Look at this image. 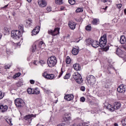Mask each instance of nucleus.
<instances>
[{"instance_id": "f257e3e1", "label": "nucleus", "mask_w": 126, "mask_h": 126, "mask_svg": "<svg viewBox=\"0 0 126 126\" xmlns=\"http://www.w3.org/2000/svg\"><path fill=\"white\" fill-rule=\"evenodd\" d=\"M107 45V35L104 34L99 39V42L93 40L92 46L93 48H98L99 46L101 48H103Z\"/></svg>"}, {"instance_id": "f03ea898", "label": "nucleus", "mask_w": 126, "mask_h": 126, "mask_svg": "<svg viewBox=\"0 0 126 126\" xmlns=\"http://www.w3.org/2000/svg\"><path fill=\"white\" fill-rule=\"evenodd\" d=\"M45 43L43 41H35L32 46L31 50L32 53H35L40 50L43 49L45 47Z\"/></svg>"}, {"instance_id": "7ed1b4c3", "label": "nucleus", "mask_w": 126, "mask_h": 126, "mask_svg": "<svg viewBox=\"0 0 126 126\" xmlns=\"http://www.w3.org/2000/svg\"><path fill=\"white\" fill-rule=\"evenodd\" d=\"M57 63V58L55 56L49 57L47 60V64L49 67H54Z\"/></svg>"}, {"instance_id": "20e7f679", "label": "nucleus", "mask_w": 126, "mask_h": 126, "mask_svg": "<svg viewBox=\"0 0 126 126\" xmlns=\"http://www.w3.org/2000/svg\"><path fill=\"white\" fill-rule=\"evenodd\" d=\"M22 36V33L18 30H14L11 32V37L15 40H18Z\"/></svg>"}, {"instance_id": "39448f33", "label": "nucleus", "mask_w": 126, "mask_h": 126, "mask_svg": "<svg viewBox=\"0 0 126 126\" xmlns=\"http://www.w3.org/2000/svg\"><path fill=\"white\" fill-rule=\"evenodd\" d=\"M73 77L77 83H78V84H81V83H82L83 82V79H82L81 75H80V74H79L78 72L74 73L73 74Z\"/></svg>"}, {"instance_id": "423d86ee", "label": "nucleus", "mask_w": 126, "mask_h": 126, "mask_svg": "<svg viewBox=\"0 0 126 126\" xmlns=\"http://www.w3.org/2000/svg\"><path fill=\"white\" fill-rule=\"evenodd\" d=\"M87 82L90 85L93 86L96 83V78L93 75H89L86 77Z\"/></svg>"}, {"instance_id": "0eeeda50", "label": "nucleus", "mask_w": 126, "mask_h": 126, "mask_svg": "<svg viewBox=\"0 0 126 126\" xmlns=\"http://www.w3.org/2000/svg\"><path fill=\"white\" fill-rule=\"evenodd\" d=\"M48 33L49 35H52L53 37L57 36L58 34H60V28H56L54 30H49L48 31Z\"/></svg>"}, {"instance_id": "6e6552de", "label": "nucleus", "mask_w": 126, "mask_h": 126, "mask_svg": "<svg viewBox=\"0 0 126 126\" xmlns=\"http://www.w3.org/2000/svg\"><path fill=\"white\" fill-rule=\"evenodd\" d=\"M15 104L16 107H18L19 108L20 107H23V106L25 105L24 101H23L22 99L19 98H18L15 100Z\"/></svg>"}, {"instance_id": "1a4fd4ad", "label": "nucleus", "mask_w": 126, "mask_h": 126, "mask_svg": "<svg viewBox=\"0 0 126 126\" xmlns=\"http://www.w3.org/2000/svg\"><path fill=\"white\" fill-rule=\"evenodd\" d=\"M42 76L44 77V78H46L47 79H54L55 78V75L52 74H48L47 72H44L42 73Z\"/></svg>"}, {"instance_id": "9d476101", "label": "nucleus", "mask_w": 126, "mask_h": 126, "mask_svg": "<svg viewBox=\"0 0 126 126\" xmlns=\"http://www.w3.org/2000/svg\"><path fill=\"white\" fill-rule=\"evenodd\" d=\"M64 117L63 119V122H69L71 120V117H70L71 115L70 113H65L64 115Z\"/></svg>"}, {"instance_id": "9b49d317", "label": "nucleus", "mask_w": 126, "mask_h": 126, "mask_svg": "<svg viewBox=\"0 0 126 126\" xmlns=\"http://www.w3.org/2000/svg\"><path fill=\"white\" fill-rule=\"evenodd\" d=\"M38 4L40 7H45V6H47L46 0H38Z\"/></svg>"}, {"instance_id": "f8f14e48", "label": "nucleus", "mask_w": 126, "mask_h": 126, "mask_svg": "<svg viewBox=\"0 0 126 126\" xmlns=\"http://www.w3.org/2000/svg\"><path fill=\"white\" fill-rule=\"evenodd\" d=\"M117 91L118 92H119V93H125V92H126V88H125V85H120L117 88Z\"/></svg>"}, {"instance_id": "ddd939ff", "label": "nucleus", "mask_w": 126, "mask_h": 126, "mask_svg": "<svg viewBox=\"0 0 126 126\" xmlns=\"http://www.w3.org/2000/svg\"><path fill=\"white\" fill-rule=\"evenodd\" d=\"M64 98V99L67 100V101H71V100H73L74 95L72 94H66Z\"/></svg>"}, {"instance_id": "4468645a", "label": "nucleus", "mask_w": 126, "mask_h": 126, "mask_svg": "<svg viewBox=\"0 0 126 126\" xmlns=\"http://www.w3.org/2000/svg\"><path fill=\"white\" fill-rule=\"evenodd\" d=\"M39 31H40V26H36L32 31V36L33 35H37L39 33Z\"/></svg>"}, {"instance_id": "2eb2a0df", "label": "nucleus", "mask_w": 126, "mask_h": 126, "mask_svg": "<svg viewBox=\"0 0 126 126\" xmlns=\"http://www.w3.org/2000/svg\"><path fill=\"white\" fill-rule=\"evenodd\" d=\"M116 54L120 57V58H123L124 57V51H122L120 48H117L116 50Z\"/></svg>"}, {"instance_id": "dca6fc26", "label": "nucleus", "mask_w": 126, "mask_h": 126, "mask_svg": "<svg viewBox=\"0 0 126 126\" xmlns=\"http://www.w3.org/2000/svg\"><path fill=\"white\" fill-rule=\"evenodd\" d=\"M32 118H36V115H29L25 117L26 120H29L30 124L31 123V121H32Z\"/></svg>"}, {"instance_id": "f3484780", "label": "nucleus", "mask_w": 126, "mask_h": 126, "mask_svg": "<svg viewBox=\"0 0 126 126\" xmlns=\"http://www.w3.org/2000/svg\"><path fill=\"white\" fill-rule=\"evenodd\" d=\"M8 109V107L7 105H0V110L2 113L6 112Z\"/></svg>"}, {"instance_id": "a211bd4d", "label": "nucleus", "mask_w": 126, "mask_h": 126, "mask_svg": "<svg viewBox=\"0 0 126 126\" xmlns=\"http://www.w3.org/2000/svg\"><path fill=\"white\" fill-rule=\"evenodd\" d=\"M68 26L72 30H74V29H75V27L76 26V24L74 22H69L68 23Z\"/></svg>"}, {"instance_id": "6ab92c4d", "label": "nucleus", "mask_w": 126, "mask_h": 126, "mask_svg": "<svg viewBox=\"0 0 126 126\" xmlns=\"http://www.w3.org/2000/svg\"><path fill=\"white\" fill-rule=\"evenodd\" d=\"M106 108L110 112H114V111H115V107L112 106V105L110 104H109L107 105Z\"/></svg>"}, {"instance_id": "aec40b11", "label": "nucleus", "mask_w": 126, "mask_h": 126, "mask_svg": "<svg viewBox=\"0 0 126 126\" xmlns=\"http://www.w3.org/2000/svg\"><path fill=\"white\" fill-rule=\"evenodd\" d=\"M73 68L75 69V70L78 71L80 70L81 69V67L79 65V64L78 63H75L73 65Z\"/></svg>"}, {"instance_id": "412c9836", "label": "nucleus", "mask_w": 126, "mask_h": 126, "mask_svg": "<svg viewBox=\"0 0 126 126\" xmlns=\"http://www.w3.org/2000/svg\"><path fill=\"white\" fill-rule=\"evenodd\" d=\"M78 53H79V49L74 48H73L72 51V54H73V55L76 56V55L78 54Z\"/></svg>"}, {"instance_id": "4be33fe9", "label": "nucleus", "mask_w": 126, "mask_h": 126, "mask_svg": "<svg viewBox=\"0 0 126 126\" xmlns=\"http://www.w3.org/2000/svg\"><path fill=\"white\" fill-rule=\"evenodd\" d=\"M121 103L120 102H115L114 106L115 110H118V109H120L121 108Z\"/></svg>"}, {"instance_id": "5701e85b", "label": "nucleus", "mask_w": 126, "mask_h": 126, "mask_svg": "<svg viewBox=\"0 0 126 126\" xmlns=\"http://www.w3.org/2000/svg\"><path fill=\"white\" fill-rule=\"evenodd\" d=\"M126 42V36H125V35L121 36V39H120L121 44H125Z\"/></svg>"}, {"instance_id": "b1692460", "label": "nucleus", "mask_w": 126, "mask_h": 126, "mask_svg": "<svg viewBox=\"0 0 126 126\" xmlns=\"http://www.w3.org/2000/svg\"><path fill=\"white\" fill-rule=\"evenodd\" d=\"M19 30L18 31H20V32L22 34L23 33V32L24 31V27L23 25H19L18 27Z\"/></svg>"}, {"instance_id": "393cba45", "label": "nucleus", "mask_w": 126, "mask_h": 126, "mask_svg": "<svg viewBox=\"0 0 126 126\" xmlns=\"http://www.w3.org/2000/svg\"><path fill=\"white\" fill-rule=\"evenodd\" d=\"M23 85V80L20 79L18 83H17V86L18 87H21Z\"/></svg>"}, {"instance_id": "a878e982", "label": "nucleus", "mask_w": 126, "mask_h": 126, "mask_svg": "<svg viewBox=\"0 0 126 126\" xmlns=\"http://www.w3.org/2000/svg\"><path fill=\"white\" fill-rule=\"evenodd\" d=\"M92 23L93 25H97L99 23V19H94Z\"/></svg>"}, {"instance_id": "bb28decb", "label": "nucleus", "mask_w": 126, "mask_h": 126, "mask_svg": "<svg viewBox=\"0 0 126 126\" xmlns=\"http://www.w3.org/2000/svg\"><path fill=\"white\" fill-rule=\"evenodd\" d=\"M40 93V91L38 88L33 89V94H36L38 95Z\"/></svg>"}, {"instance_id": "cd10ccee", "label": "nucleus", "mask_w": 126, "mask_h": 126, "mask_svg": "<svg viewBox=\"0 0 126 126\" xmlns=\"http://www.w3.org/2000/svg\"><path fill=\"white\" fill-rule=\"evenodd\" d=\"M93 42V39H91V38H88L86 40L87 45H92V43Z\"/></svg>"}, {"instance_id": "c85d7f7f", "label": "nucleus", "mask_w": 126, "mask_h": 126, "mask_svg": "<svg viewBox=\"0 0 126 126\" xmlns=\"http://www.w3.org/2000/svg\"><path fill=\"white\" fill-rule=\"evenodd\" d=\"M71 63V59L69 58V56H67L66 59V63L67 64H69Z\"/></svg>"}, {"instance_id": "c756f323", "label": "nucleus", "mask_w": 126, "mask_h": 126, "mask_svg": "<svg viewBox=\"0 0 126 126\" xmlns=\"http://www.w3.org/2000/svg\"><path fill=\"white\" fill-rule=\"evenodd\" d=\"M56 4H63V0H55Z\"/></svg>"}, {"instance_id": "7c9ffc66", "label": "nucleus", "mask_w": 126, "mask_h": 126, "mask_svg": "<svg viewBox=\"0 0 126 126\" xmlns=\"http://www.w3.org/2000/svg\"><path fill=\"white\" fill-rule=\"evenodd\" d=\"M76 12L77 13L83 12V8H78L76 10Z\"/></svg>"}, {"instance_id": "2f4dec72", "label": "nucleus", "mask_w": 126, "mask_h": 126, "mask_svg": "<svg viewBox=\"0 0 126 126\" xmlns=\"http://www.w3.org/2000/svg\"><path fill=\"white\" fill-rule=\"evenodd\" d=\"M27 92L28 94H33V89L29 88L27 89Z\"/></svg>"}, {"instance_id": "473e14b6", "label": "nucleus", "mask_w": 126, "mask_h": 126, "mask_svg": "<svg viewBox=\"0 0 126 126\" xmlns=\"http://www.w3.org/2000/svg\"><path fill=\"white\" fill-rule=\"evenodd\" d=\"M70 77V73H66V75L64 76V79H68Z\"/></svg>"}, {"instance_id": "72a5a7b5", "label": "nucleus", "mask_w": 126, "mask_h": 126, "mask_svg": "<svg viewBox=\"0 0 126 126\" xmlns=\"http://www.w3.org/2000/svg\"><path fill=\"white\" fill-rule=\"evenodd\" d=\"M69 3L71 4V5H73V4H75V0H68Z\"/></svg>"}, {"instance_id": "f704fd0d", "label": "nucleus", "mask_w": 126, "mask_h": 126, "mask_svg": "<svg viewBox=\"0 0 126 126\" xmlns=\"http://www.w3.org/2000/svg\"><path fill=\"white\" fill-rule=\"evenodd\" d=\"M91 26L90 25H88L86 27V30H87V31H91Z\"/></svg>"}, {"instance_id": "c9c22d12", "label": "nucleus", "mask_w": 126, "mask_h": 126, "mask_svg": "<svg viewBox=\"0 0 126 126\" xmlns=\"http://www.w3.org/2000/svg\"><path fill=\"white\" fill-rule=\"evenodd\" d=\"M122 123L123 126H126V117L122 120Z\"/></svg>"}, {"instance_id": "e433bc0d", "label": "nucleus", "mask_w": 126, "mask_h": 126, "mask_svg": "<svg viewBox=\"0 0 126 126\" xmlns=\"http://www.w3.org/2000/svg\"><path fill=\"white\" fill-rule=\"evenodd\" d=\"M3 97H4V94H3L1 91H0V99H2Z\"/></svg>"}, {"instance_id": "4c0bfd02", "label": "nucleus", "mask_w": 126, "mask_h": 126, "mask_svg": "<svg viewBox=\"0 0 126 126\" xmlns=\"http://www.w3.org/2000/svg\"><path fill=\"white\" fill-rule=\"evenodd\" d=\"M27 24H28V25H31V23H32V21L30 19H29L28 21H27L26 22Z\"/></svg>"}, {"instance_id": "58836bf2", "label": "nucleus", "mask_w": 126, "mask_h": 126, "mask_svg": "<svg viewBox=\"0 0 126 126\" xmlns=\"http://www.w3.org/2000/svg\"><path fill=\"white\" fill-rule=\"evenodd\" d=\"M63 68H61V71L59 74V75L58 76V78H61L62 75H63Z\"/></svg>"}, {"instance_id": "ea45409f", "label": "nucleus", "mask_w": 126, "mask_h": 126, "mask_svg": "<svg viewBox=\"0 0 126 126\" xmlns=\"http://www.w3.org/2000/svg\"><path fill=\"white\" fill-rule=\"evenodd\" d=\"M6 121L8 124H9L10 126H12V123H11V119H7L6 120Z\"/></svg>"}, {"instance_id": "a19ab883", "label": "nucleus", "mask_w": 126, "mask_h": 126, "mask_svg": "<svg viewBox=\"0 0 126 126\" xmlns=\"http://www.w3.org/2000/svg\"><path fill=\"white\" fill-rule=\"evenodd\" d=\"M102 2H107V1H108V2H112V0H101Z\"/></svg>"}, {"instance_id": "79ce46f5", "label": "nucleus", "mask_w": 126, "mask_h": 126, "mask_svg": "<svg viewBox=\"0 0 126 126\" xmlns=\"http://www.w3.org/2000/svg\"><path fill=\"white\" fill-rule=\"evenodd\" d=\"M10 66H11V65L9 64L6 65L5 66V69H8L10 68Z\"/></svg>"}, {"instance_id": "37998d69", "label": "nucleus", "mask_w": 126, "mask_h": 126, "mask_svg": "<svg viewBox=\"0 0 126 126\" xmlns=\"http://www.w3.org/2000/svg\"><path fill=\"white\" fill-rule=\"evenodd\" d=\"M80 101L81 102H85V97H81L80 98Z\"/></svg>"}, {"instance_id": "c03bdc74", "label": "nucleus", "mask_w": 126, "mask_h": 126, "mask_svg": "<svg viewBox=\"0 0 126 126\" xmlns=\"http://www.w3.org/2000/svg\"><path fill=\"white\" fill-rule=\"evenodd\" d=\"M122 6H123V5L122 4H118L117 5V7L119 9L121 8Z\"/></svg>"}, {"instance_id": "a18cd8bd", "label": "nucleus", "mask_w": 126, "mask_h": 126, "mask_svg": "<svg viewBox=\"0 0 126 126\" xmlns=\"http://www.w3.org/2000/svg\"><path fill=\"white\" fill-rule=\"evenodd\" d=\"M109 50V47L108 46H106L105 47L103 48V51L105 52H107Z\"/></svg>"}, {"instance_id": "49530a36", "label": "nucleus", "mask_w": 126, "mask_h": 126, "mask_svg": "<svg viewBox=\"0 0 126 126\" xmlns=\"http://www.w3.org/2000/svg\"><path fill=\"white\" fill-rule=\"evenodd\" d=\"M46 9L47 11H52V7H47Z\"/></svg>"}, {"instance_id": "de8ad7c7", "label": "nucleus", "mask_w": 126, "mask_h": 126, "mask_svg": "<svg viewBox=\"0 0 126 126\" xmlns=\"http://www.w3.org/2000/svg\"><path fill=\"white\" fill-rule=\"evenodd\" d=\"M20 75H21V74L20 73H17L16 74L15 76V77H19V76H20Z\"/></svg>"}, {"instance_id": "09e8293b", "label": "nucleus", "mask_w": 126, "mask_h": 126, "mask_svg": "<svg viewBox=\"0 0 126 126\" xmlns=\"http://www.w3.org/2000/svg\"><path fill=\"white\" fill-rule=\"evenodd\" d=\"M80 89L81 91H85V87L84 86H82Z\"/></svg>"}, {"instance_id": "8fccbe9b", "label": "nucleus", "mask_w": 126, "mask_h": 126, "mask_svg": "<svg viewBox=\"0 0 126 126\" xmlns=\"http://www.w3.org/2000/svg\"><path fill=\"white\" fill-rule=\"evenodd\" d=\"M30 82L31 84H34V83H35V81L33 80H31L30 81Z\"/></svg>"}, {"instance_id": "3c124183", "label": "nucleus", "mask_w": 126, "mask_h": 126, "mask_svg": "<svg viewBox=\"0 0 126 126\" xmlns=\"http://www.w3.org/2000/svg\"><path fill=\"white\" fill-rule=\"evenodd\" d=\"M4 30L6 31V32H9V29L7 28H4Z\"/></svg>"}, {"instance_id": "603ef678", "label": "nucleus", "mask_w": 126, "mask_h": 126, "mask_svg": "<svg viewBox=\"0 0 126 126\" xmlns=\"http://www.w3.org/2000/svg\"><path fill=\"white\" fill-rule=\"evenodd\" d=\"M58 126H65V125L64 124H59Z\"/></svg>"}, {"instance_id": "864d4df0", "label": "nucleus", "mask_w": 126, "mask_h": 126, "mask_svg": "<svg viewBox=\"0 0 126 126\" xmlns=\"http://www.w3.org/2000/svg\"><path fill=\"white\" fill-rule=\"evenodd\" d=\"M8 6V4L5 5L4 7H2V8H6Z\"/></svg>"}, {"instance_id": "5fc2aeb1", "label": "nucleus", "mask_w": 126, "mask_h": 126, "mask_svg": "<svg viewBox=\"0 0 126 126\" xmlns=\"http://www.w3.org/2000/svg\"><path fill=\"white\" fill-rule=\"evenodd\" d=\"M64 9V6H62L61 7V10H63Z\"/></svg>"}, {"instance_id": "6e6d98bb", "label": "nucleus", "mask_w": 126, "mask_h": 126, "mask_svg": "<svg viewBox=\"0 0 126 126\" xmlns=\"http://www.w3.org/2000/svg\"><path fill=\"white\" fill-rule=\"evenodd\" d=\"M82 39H83L82 37H79V40H78L77 42H79V41H80V40H82Z\"/></svg>"}, {"instance_id": "4d7b16f0", "label": "nucleus", "mask_w": 126, "mask_h": 126, "mask_svg": "<svg viewBox=\"0 0 126 126\" xmlns=\"http://www.w3.org/2000/svg\"><path fill=\"white\" fill-rule=\"evenodd\" d=\"M16 45H17V46H20V42H19V43H16Z\"/></svg>"}, {"instance_id": "13d9d810", "label": "nucleus", "mask_w": 126, "mask_h": 126, "mask_svg": "<svg viewBox=\"0 0 126 126\" xmlns=\"http://www.w3.org/2000/svg\"><path fill=\"white\" fill-rule=\"evenodd\" d=\"M36 126H43V125H41V124H37V125H36Z\"/></svg>"}, {"instance_id": "bf43d9fd", "label": "nucleus", "mask_w": 126, "mask_h": 126, "mask_svg": "<svg viewBox=\"0 0 126 126\" xmlns=\"http://www.w3.org/2000/svg\"><path fill=\"white\" fill-rule=\"evenodd\" d=\"M114 126H119V125H118V124L115 123L114 124Z\"/></svg>"}, {"instance_id": "052dcab7", "label": "nucleus", "mask_w": 126, "mask_h": 126, "mask_svg": "<svg viewBox=\"0 0 126 126\" xmlns=\"http://www.w3.org/2000/svg\"><path fill=\"white\" fill-rule=\"evenodd\" d=\"M27 1H28L29 2H31V1H32V0H27Z\"/></svg>"}, {"instance_id": "680f3d73", "label": "nucleus", "mask_w": 126, "mask_h": 126, "mask_svg": "<svg viewBox=\"0 0 126 126\" xmlns=\"http://www.w3.org/2000/svg\"><path fill=\"white\" fill-rule=\"evenodd\" d=\"M124 13L126 14V8L124 9Z\"/></svg>"}, {"instance_id": "e2e57ef3", "label": "nucleus", "mask_w": 126, "mask_h": 126, "mask_svg": "<svg viewBox=\"0 0 126 126\" xmlns=\"http://www.w3.org/2000/svg\"><path fill=\"white\" fill-rule=\"evenodd\" d=\"M33 64H35V65H37V64H36V61H34V62H33Z\"/></svg>"}, {"instance_id": "0e129e2a", "label": "nucleus", "mask_w": 126, "mask_h": 126, "mask_svg": "<svg viewBox=\"0 0 126 126\" xmlns=\"http://www.w3.org/2000/svg\"><path fill=\"white\" fill-rule=\"evenodd\" d=\"M1 37H2L1 33H0V39H1Z\"/></svg>"}, {"instance_id": "69168bd1", "label": "nucleus", "mask_w": 126, "mask_h": 126, "mask_svg": "<svg viewBox=\"0 0 126 126\" xmlns=\"http://www.w3.org/2000/svg\"><path fill=\"white\" fill-rule=\"evenodd\" d=\"M107 8H108V6H106L105 10L107 9Z\"/></svg>"}]
</instances>
